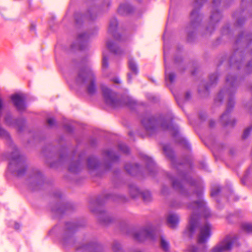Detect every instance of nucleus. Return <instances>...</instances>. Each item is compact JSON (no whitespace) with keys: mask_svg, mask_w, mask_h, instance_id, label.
I'll list each match as a JSON object with an SVG mask.
<instances>
[{"mask_svg":"<svg viewBox=\"0 0 252 252\" xmlns=\"http://www.w3.org/2000/svg\"><path fill=\"white\" fill-rule=\"evenodd\" d=\"M128 67L129 70L134 74L136 75L138 72L137 65L134 61L129 59L128 61Z\"/></svg>","mask_w":252,"mask_h":252,"instance_id":"nucleus-13","label":"nucleus"},{"mask_svg":"<svg viewBox=\"0 0 252 252\" xmlns=\"http://www.w3.org/2000/svg\"><path fill=\"white\" fill-rule=\"evenodd\" d=\"M188 251L189 252H201V251L198 248L193 245L188 248Z\"/></svg>","mask_w":252,"mask_h":252,"instance_id":"nucleus-16","label":"nucleus"},{"mask_svg":"<svg viewBox=\"0 0 252 252\" xmlns=\"http://www.w3.org/2000/svg\"><path fill=\"white\" fill-rule=\"evenodd\" d=\"M227 115H228V114H227V112H225V113H224L222 115V116H221V118H222V119L224 118L225 117L227 116Z\"/></svg>","mask_w":252,"mask_h":252,"instance_id":"nucleus-31","label":"nucleus"},{"mask_svg":"<svg viewBox=\"0 0 252 252\" xmlns=\"http://www.w3.org/2000/svg\"><path fill=\"white\" fill-rule=\"evenodd\" d=\"M189 207L193 210V213L189 219V224L187 229L186 233L189 235L191 236L198 226L199 220H201L202 216L204 218L208 217L210 213L206 206V203L202 199L199 201L193 203Z\"/></svg>","mask_w":252,"mask_h":252,"instance_id":"nucleus-1","label":"nucleus"},{"mask_svg":"<svg viewBox=\"0 0 252 252\" xmlns=\"http://www.w3.org/2000/svg\"><path fill=\"white\" fill-rule=\"evenodd\" d=\"M87 35L86 34H84L83 35H79L78 37V39L79 40H82L83 39L86 38Z\"/></svg>","mask_w":252,"mask_h":252,"instance_id":"nucleus-26","label":"nucleus"},{"mask_svg":"<svg viewBox=\"0 0 252 252\" xmlns=\"http://www.w3.org/2000/svg\"><path fill=\"white\" fill-rule=\"evenodd\" d=\"M167 220L168 223L172 227H175L179 221L178 216L173 213L168 215Z\"/></svg>","mask_w":252,"mask_h":252,"instance_id":"nucleus-9","label":"nucleus"},{"mask_svg":"<svg viewBox=\"0 0 252 252\" xmlns=\"http://www.w3.org/2000/svg\"><path fill=\"white\" fill-rule=\"evenodd\" d=\"M173 186L175 187V188H176L177 187V185H176V182H174L173 183Z\"/></svg>","mask_w":252,"mask_h":252,"instance_id":"nucleus-35","label":"nucleus"},{"mask_svg":"<svg viewBox=\"0 0 252 252\" xmlns=\"http://www.w3.org/2000/svg\"><path fill=\"white\" fill-rule=\"evenodd\" d=\"M163 151L164 152V153L167 155L168 156V151H167V149L166 147H163Z\"/></svg>","mask_w":252,"mask_h":252,"instance_id":"nucleus-32","label":"nucleus"},{"mask_svg":"<svg viewBox=\"0 0 252 252\" xmlns=\"http://www.w3.org/2000/svg\"><path fill=\"white\" fill-rule=\"evenodd\" d=\"M107 46L108 48L111 51L116 54H119V49L117 46L112 41H108L107 42Z\"/></svg>","mask_w":252,"mask_h":252,"instance_id":"nucleus-14","label":"nucleus"},{"mask_svg":"<svg viewBox=\"0 0 252 252\" xmlns=\"http://www.w3.org/2000/svg\"><path fill=\"white\" fill-rule=\"evenodd\" d=\"M211 225L207 222H205L200 225L199 233L198 236L199 244L204 243L209 240L211 235Z\"/></svg>","mask_w":252,"mask_h":252,"instance_id":"nucleus-5","label":"nucleus"},{"mask_svg":"<svg viewBox=\"0 0 252 252\" xmlns=\"http://www.w3.org/2000/svg\"><path fill=\"white\" fill-rule=\"evenodd\" d=\"M108 66V59L103 55L102 60V67L103 68H107Z\"/></svg>","mask_w":252,"mask_h":252,"instance_id":"nucleus-18","label":"nucleus"},{"mask_svg":"<svg viewBox=\"0 0 252 252\" xmlns=\"http://www.w3.org/2000/svg\"><path fill=\"white\" fill-rule=\"evenodd\" d=\"M163 50H164V54H165V45H164Z\"/></svg>","mask_w":252,"mask_h":252,"instance_id":"nucleus-37","label":"nucleus"},{"mask_svg":"<svg viewBox=\"0 0 252 252\" xmlns=\"http://www.w3.org/2000/svg\"><path fill=\"white\" fill-rule=\"evenodd\" d=\"M142 123L147 131L153 129L155 127V121L153 118H145L142 120Z\"/></svg>","mask_w":252,"mask_h":252,"instance_id":"nucleus-10","label":"nucleus"},{"mask_svg":"<svg viewBox=\"0 0 252 252\" xmlns=\"http://www.w3.org/2000/svg\"><path fill=\"white\" fill-rule=\"evenodd\" d=\"M117 25V22L116 20H114V22H111L110 24V28L113 29L115 28Z\"/></svg>","mask_w":252,"mask_h":252,"instance_id":"nucleus-22","label":"nucleus"},{"mask_svg":"<svg viewBox=\"0 0 252 252\" xmlns=\"http://www.w3.org/2000/svg\"><path fill=\"white\" fill-rule=\"evenodd\" d=\"M113 81H114V82H115L116 83H120V80L119 78H115L113 80Z\"/></svg>","mask_w":252,"mask_h":252,"instance_id":"nucleus-28","label":"nucleus"},{"mask_svg":"<svg viewBox=\"0 0 252 252\" xmlns=\"http://www.w3.org/2000/svg\"><path fill=\"white\" fill-rule=\"evenodd\" d=\"M235 240L236 238L234 236H227L224 240L213 248L211 252H223L229 250L232 248Z\"/></svg>","mask_w":252,"mask_h":252,"instance_id":"nucleus-4","label":"nucleus"},{"mask_svg":"<svg viewBox=\"0 0 252 252\" xmlns=\"http://www.w3.org/2000/svg\"><path fill=\"white\" fill-rule=\"evenodd\" d=\"M189 93H187V94H186V98H189Z\"/></svg>","mask_w":252,"mask_h":252,"instance_id":"nucleus-34","label":"nucleus"},{"mask_svg":"<svg viewBox=\"0 0 252 252\" xmlns=\"http://www.w3.org/2000/svg\"><path fill=\"white\" fill-rule=\"evenodd\" d=\"M220 189L219 187H217L216 188L213 189L211 190V196H215L217 195L220 191Z\"/></svg>","mask_w":252,"mask_h":252,"instance_id":"nucleus-17","label":"nucleus"},{"mask_svg":"<svg viewBox=\"0 0 252 252\" xmlns=\"http://www.w3.org/2000/svg\"><path fill=\"white\" fill-rule=\"evenodd\" d=\"M20 227V224L19 223H15V228L17 229H19Z\"/></svg>","mask_w":252,"mask_h":252,"instance_id":"nucleus-33","label":"nucleus"},{"mask_svg":"<svg viewBox=\"0 0 252 252\" xmlns=\"http://www.w3.org/2000/svg\"><path fill=\"white\" fill-rule=\"evenodd\" d=\"M101 89L105 102L110 106H116L118 101L116 99L115 94L106 86H102Z\"/></svg>","mask_w":252,"mask_h":252,"instance_id":"nucleus-7","label":"nucleus"},{"mask_svg":"<svg viewBox=\"0 0 252 252\" xmlns=\"http://www.w3.org/2000/svg\"><path fill=\"white\" fill-rule=\"evenodd\" d=\"M162 126L163 127V128H167V129H171V127H172V126L170 125H167V126L165 125V124H163L162 125Z\"/></svg>","mask_w":252,"mask_h":252,"instance_id":"nucleus-27","label":"nucleus"},{"mask_svg":"<svg viewBox=\"0 0 252 252\" xmlns=\"http://www.w3.org/2000/svg\"><path fill=\"white\" fill-rule=\"evenodd\" d=\"M121 151L124 153H127L128 151V148L125 145L121 146L120 147Z\"/></svg>","mask_w":252,"mask_h":252,"instance_id":"nucleus-21","label":"nucleus"},{"mask_svg":"<svg viewBox=\"0 0 252 252\" xmlns=\"http://www.w3.org/2000/svg\"><path fill=\"white\" fill-rule=\"evenodd\" d=\"M251 130V128H248L246 129H245V130L244 132L243 136L244 138H246L249 135V134L250 133Z\"/></svg>","mask_w":252,"mask_h":252,"instance_id":"nucleus-20","label":"nucleus"},{"mask_svg":"<svg viewBox=\"0 0 252 252\" xmlns=\"http://www.w3.org/2000/svg\"><path fill=\"white\" fill-rule=\"evenodd\" d=\"M144 159L149 165H152L154 164V162L151 158L144 156Z\"/></svg>","mask_w":252,"mask_h":252,"instance_id":"nucleus-19","label":"nucleus"},{"mask_svg":"<svg viewBox=\"0 0 252 252\" xmlns=\"http://www.w3.org/2000/svg\"><path fill=\"white\" fill-rule=\"evenodd\" d=\"M95 162V159L94 158H90L88 160L89 165L90 167H93L92 164Z\"/></svg>","mask_w":252,"mask_h":252,"instance_id":"nucleus-24","label":"nucleus"},{"mask_svg":"<svg viewBox=\"0 0 252 252\" xmlns=\"http://www.w3.org/2000/svg\"><path fill=\"white\" fill-rule=\"evenodd\" d=\"M194 14V12L192 11L191 13V16H192Z\"/></svg>","mask_w":252,"mask_h":252,"instance_id":"nucleus-36","label":"nucleus"},{"mask_svg":"<svg viewBox=\"0 0 252 252\" xmlns=\"http://www.w3.org/2000/svg\"><path fill=\"white\" fill-rule=\"evenodd\" d=\"M11 99L19 110H23L26 107L24 102L25 96L24 94H14L11 96Z\"/></svg>","mask_w":252,"mask_h":252,"instance_id":"nucleus-8","label":"nucleus"},{"mask_svg":"<svg viewBox=\"0 0 252 252\" xmlns=\"http://www.w3.org/2000/svg\"><path fill=\"white\" fill-rule=\"evenodd\" d=\"M143 199L145 201H148L150 198V194L149 192H147L146 193L143 194Z\"/></svg>","mask_w":252,"mask_h":252,"instance_id":"nucleus-23","label":"nucleus"},{"mask_svg":"<svg viewBox=\"0 0 252 252\" xmlns=\"http://www.w3.org/2000/svg\"><path fill=\"white\" fill-rule=\"evenodd\" d=\"M165 76L166 81H169L170 83H172L174 81L175 76L174 74L170 72L169 67L165 62Z\"/></svg>","mask_w":252,"mask_h":252,"instance_id":"nucleus-11","label":"nucleus"},{"mask_svg":"<svg viewBox=\"0 0 252 252\" xmlns=\"http://www.w3.org/2000/svg\"><path fill=\"white\" fill-rule=\"evenodd\" d=\"M131 74L130 73H128V81H130V80H131Z\"/></svg>","mask_w":252,"mask_h":252,"instance_id":"nucleus-30","label":"nucleus"},{"mask_svg":"<svg viewBox=\"0 0 252 252\" xmlns=\"http://www.w3.org/2000/svg\"><path fill=\"white\" fill-rule=\"evenodd\" d=\"M23 166V162L22 161L21 157L19 155L17 152H14L10 160L9 164V169L11 172H15L16 169V172L18 175H20L23 173L22 171L19 170L18 169Z\"/></svg>","mask_w":252,"mask_h":252,"instance_id":"nucleus-6","label":"nucleus"},{"mask_svg":"<svg viewBox=\"0 0 252 252\" xmlns=\"http://www.w3.org/2000/svg\"><path fill=\"white\" fill-rule=\"evenodd\" d=\"M95 77L94 72L89 69L81 70L74 82V86L79 88H85L89 94L96 92ZM74 85L72 87H74Z\"/></svg>","mask_w":252,"mask_h":252,"instance_id":"nucleus-2","label":"nucleus"},{"mask_svg":"<svg viewBox=\"0 0 252 252\" xmlns=\"http://www.w3.org/2000/svg\"><path fill=\"white\" fill-rule=\"evenodd\" d=\"M130 7L127 4H122L120 5L118 11L121 14L124 15L130 12Z\"/></svg>","mask_w":252,"mask_h":252,"instance_id":"nucleus-12","label":"nucleus"},{"mask_svg":"<svg viewBox=\"0 0 252 252\" xmlns=\"http://www.w3.org/2000/svg\"><path fill=\"white\" fill-rule=\"evenodd\" d=\"M125 168H126V170L128 172H129L130 173H131V170L129 169V165H126V167H125Z\"/></svg>","mask_w":252,"mask_h":252,"instance_id":"nucleus-29","label":"nucleus"},{"mask_svg":"<svg viewBox=\"0 0 252 252\" xmlns=\"http://www.w3.org/2000/svg\"><path fill=\"white\" fill-rule=\"evenodd\" d=\"M164 42H165V34L163 35Z\"/></svg>","mask_w":252,"mask_h":252,"instance_id":"nucleus-39","label":"nucleus"},{"mask_svg":"<svg viewBox=\"0 0 252 252\" xmlns=\"http://www.w3.org/2000/svg\"><path fill=\"white\" fill-rule=\"evenodd\" d=\"M158 236L160 237V246L162 249L164 251H168L169 248L168 242L163 236L161 235L160 233L158 230L153 227L142 229L135 235V238L139 241L143 240L144 238L155 240Z\"/></svg>","mask_w":252,"mask_h":252,"instance_id":"nucleus-3","label":"nucleus"},{"mask_svg":"<svg viewBox=\"0 0 252 252\" xmlns=\"http://www.w3.org/2000/svg\"><path fill=\"white\" fill-rule=\"evenodd\" d=\"M242 227L245 231L250 232H252V224L249 223H245L242 225Z\"/></svg>","mask_w":252,"mask_h":252,"instance_id":"nucleus-15","label":"nucleus"},{"mask_svg":"<svg viewBox=\"0 0 252 252\" xmlns=\"http://www.w3.org/2000/svg\"><path fill=\"white\" fill-rule=\"evenodd\" d=\"M232 104H233L232 102H230V105L231 107L232 106Z\"/></svg>","mask_w":252,"mask_h":252,"instance_id":"nucleus-38","label":"nucleus"},{"mask_svg":"<svg viewBox=\"0 0 252 252\" xmlns=\"http://www.w3.org/2000/svg\"><path fill=\"white\" fill-rule=\"evenodd\" d=\"M47 122L49 125L52 126L55 123V120L53 118H49L47 120Z\"/></svg>","mask_w":252,"mask_h":252,"instance_id":"nucleus-25","label":"nucleus"}]
</instances>
